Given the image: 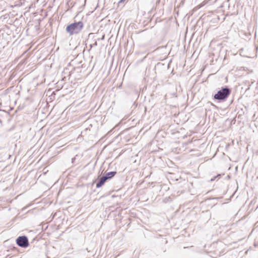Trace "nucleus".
I'll return each instance as SVG.
<instances>
[{
    "label": "nucleus",
    "instance_id": "7ed1b4c3",
    "mask_svg": "<svg viewBox=\"0 0 258 258\" xmlns=\"http://www.w3.org/2000/svg\"><path fill=\"white\" fill-rule=\"evenodd\" d=\"M17 244L21 247L26 248L29 245L28 239L26 236H19L16 239Z\"/></svg>",
    "mask_w": 258,
    "mask_h": 258
},
{
    "label": "nucleus",
    "instance_id": "1a4fd4ad",
    "mask_svg": "<svg viewBox=\"0 0 258 258\" xmlns=\"http://www.w3.org/2000/svg\"><path fill=\"white\" fill-rule=\"evenodd\" d=\"M125 0H120V1L119 2V3H122V2H124Z\"/></svg>",
    "mask_w": 258,
    "mask_h": 258
},
{
    "label": "nucleus",
    "instance_id": "423d86ee",
    "mask_svg": "<svg viewBox=\"0 0 258 258\" xmlns=\"http://www.w3.org/2000/svg\"><path fill=\"white\" fill-rule=\"evenodd\" d=\"M217 2H222L221 7H224L225 6L228 5V7H229V4H228V2L229 0H216Z\"/></svg>",
    "mask_w": 258,
    "mask_h": 258
},
{
    "label": "nucleus",
    "instance_id": "0eeeda50",
    "mask_svg": "<svg viewBox=\"0 0 258 258\" xmlns=\"http://www.w3.org/2000/svg\"><path fill=\"white\" fill-rule=\"evenodd\" d=\"M207 2L204 1L203 3H202L201 4L199 5L198 6H197L196 8L197 9H200L201 8H202V7L205 6L207 4Z\"/></svg>",
    "mask_w": 258,
    "mask_h": 258
},
{
    "label": "nucleus",
    "instance_id": "f03ea898",
    "mask_svg": "<svg viewBox=\"0 0 258 258\" xmlns=\"http://www.w3.org/2000/svg\"><path fill=\"white\" fill-rule=\"evenodd\" d=\"M83 27L84 24L83 22H75L68 25L66 27V30L69 34L70 36H72L79 34Z\"/></svg>",
    "mask_w": 258,
    "mask_h": 258
},
{
    "label": "nucleus",
    "instance_id": "39448f33",
    "mask_svg": "<svg viewBox=\"0 0 258 258\" xmlns=\"http://www.w3.org/2000/svg\"><path fill=\"white\" fill-rule=\"evenodd\" d=\"M116 174V171H111L107 173H106L103 176L106 180L111 179L114 175Z\"/></svg>",
    "mask_w": 258,
    "mask_h": 258
},
{
    "label": "nucleus",
    "instance_id": "9d476101",
    "mask_svg": "<svg viewBox=\"0 0 258 258\" xmlns=\"http://www.w3.org/2000/svg\"><path fill=\"white\" fill-rule=\"evenodd\" d=\"M74 160H75V158H73V159H72V162H73V161H74Z\"/></svg>",
    "mask_w": 258,
    "mask_h": 258
},
{
    "label": "nucleus",
    "instance_id": "f257e3e1",
    "mask_svg": "<svg viewBox=\"0 0 258 258\" xmlns=\"http://www.w3.org/2000/svg\"><path fill=\"white\" fill-rule=\"evenodd\" d=\"M231 93V89L228 86L222 87L214 95V99L217 100L218 102H224L229 96Z\"/></svg>",
    "mask_w": 258,
    "mask_h": 258
},
{
    "label": "nucleus",
    "instance_id": "20e7f679",
    "mask_svg": "<svg viewBox=\"0 0 258 258\" xmlns=\"http://www.w3.org/2000/svg\"><path fill=\"white\" fill-rule=\"evenodd\" d=\"M106 181H107L106 179L105 178V177L104 176H102V177L98 179V181L96 183V187L100 188L104 184V183Z\"/></svg>",
    "mask_w": 258,
    "mask_h": 258
},
{
    "label": "nucleus",
    "instance_id": "6e6552de",
    "mask_svg": "<svg viewBox=\"0 0 258 258\" xmlns=\"http://www.w3.org/2000/svg\"><path fill=\"white\" fill-rule=\"evenodd\" d=\"M97 45V42H95L93 44L91 45V47H92L93 46H96Z\"/></svg>",
    "mask_w": 258,
    "mask_h": 258
}]
</instances>
